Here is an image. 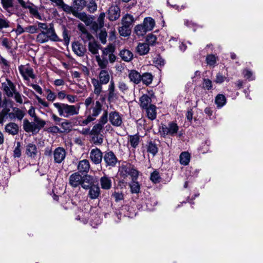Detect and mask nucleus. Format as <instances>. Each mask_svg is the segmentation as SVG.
I'll list each match as a JSON object with an SVG mask.
<instances>
[{
  "label": "nucleus",
  "mask_w": 263,
  "mask_h": 263,
  "mask_svg": "<svg viewBox=\"0 0 263 263\" xmlns=\"http://www.w3.org/2000/svg\"><path fill=\"white\" fill-rule=\"evenodd\" d=\"M104 97H101L100 100L95 102L93 100V94L86 98L84 102L85 106V114L86 116V119L83 121L85 125L93 121L100 115L103 109V104L101 102L104 101Z\"/></svg>",
  "instance_id": "nucleus-1"
},
{
  "label": "nucleus",
  "mask_w": 263,
  "mask_h": 263,
  "mask_svg": "<svg viewBox=\"0 0 263 263\" xmlns=\"http://www.w3.org/2000/svg\"><path fill=\"white\" fill-rule=\"evenodd\" d=\"M53 106L58 109L60 116L68 118L79 113V105H71L65 103H54Z\"/></svg>",
  "instance_id": "nucleus-2"
},
{
  "label": "nucleus",
  "mask_w": 263,
  "mask_h": 263,
  "mask_svg": "<svg viewBox=\"0 0 263 263\" xmlns=\"http://www.w3.org/2000/svg\"><path fill=\"white\" fill-rule=\"evenodd\" d=\"M119 172L124 178L130 176L132 179L137 180L139 176V172L130 163L123 164L120 167Z\"/></svg>",
  "instance_id": "nucleus-3"
},
{
  "label": "nucleus",
  "mask_w": 263,
  "mask_h": 263,
  "mask_svg": "<svg viewBox=\"0 0 263 263\" xmlns=\"http://www.w3.org/2000/svg\"><path fill=\"white\" fill-rule=\"evenodd\" d=\"M179 127L176 123L171 122L167 125L162 124L160 128V133L163 137H165L167 135L174 136L177 134Z\"/></svg>",
  "instance_id": "nucleus-4"
},
{
  "label": "nucleus",
  "mask_w": 263,
  "mask_h": 263,
  "mask_svg": "<svg viewBox=\"0 0 263 263\" xmlns=\"http://www.w3.org/2000/svg\"><path fill=\"white\" fill-rule=\"evenodd\" d=\"M21 6L24 9H29V12L32 17L37 19L42 20V17L40 14L37 7L32 3L28 1L25 2L24 0H17Z\"/></svg>",
  "instance_id": "nucleus-5"
},
{
  "label": "nucleus",
  "mask_w": 263,
  "mask_h": 263,
  "mask_svg": "<svg viewBox=\"0 0 263 263\" xmlns=\"http://www.w3.org/2000/svg\"><path fill=\"white\" fill-rule=\"evenodd\" d=\"M2 88L8 98L13 97V93L16 90L15 84L8 78L6 79V82L2 83Z\"/></svg>",
  "instance_id": "nucleus-6"
},
{
  "label": "nucleus",
  "mask_w": 263,
  "mask_h": 263,
  "mask_svg": "<svg viewBox=\"0 0 263 263\" xmlns=\"http://www.w3.org/2000/svg\"><path fill=\"white\" fill-rule=\"evenodd\" d=\"M103 159L107 167H114L118 162V159L112 151L105 152Z\"/></svg>",
  "instance_id": "nucleus-7"
},
{
  "label": "nucleus",
  "mask_w": 263,
  "mask_h": 263,
  "mask_svg": "<svg viewBox=\"0 0 263 263\" xmlns=\"http://www.w3.org/2000/svg\"><path fill=\"white\" fill-rule=\"evenodd\" d=\"M18 70L21 74L25 80H28L29 78L33 79L35 78L33 69L29 65H21L18 67Z\"/></svg>",
  "instance_id": "nucleus-8"
},
{
  "label": "nucleus",
  "mask_w": 263,
  "mask_h": 263,
  "mask_svg": "<svg viewBox=\"0 0 263 263\" xmlns=\"http://www.w3.org/2000/svg\"><path fill=\"white\" fill-rule=\"evenodd\" d=\"M66 152L64 148L58 147L53 152L54 162L61 163L65 159Z\"/></svg>",
  "instance_id": "nucleus-9"
},
{
  "label": "nucleus",
  "mask_w": 263,
  "mask_h": 263,
  "mask_svg": "<svg viewBox=\"0 0 263 263\" xmlns=\"http://www.w3.org/2000/svg\"><path fill=\"white\" fill-rule=\"evenodd\" d=\"M108 120L113 126L117 127L121 126L123 123L122 116L117 111H112L109 114Z\"/></svg>",
  "instance_id": "nucleus-10"
},
{
  "label": "nucleus",
  "mask_w": 263,
  "mask_h": 263,
  "mask_svg": "<svg viewBox=\"0 0 263 263\" xmlns=\"http://www.w3.org/2000/svg\"><path fill=\"white\" fill-rule=\"evenodd\" d=\"M103 157V153L99 148H95L91 150L89 158L95 164H100Z\"/></svg>",
  "instance_id": "nucleus-11"
},
{
  "label": "nucleus",
  "mask_w": 263,
  "mask_h": 263,
  "mask_svg": "<svg viewBox=\"0 0 263 263\" xmlns=\"http://www.w3.org/2000/svg\"><path fill=\"white\" fill-rule=\"evenodd\" d=\"M121 10L118 6L113 5L110 6L107 12V18L110 21L117 20L120 16Z\"/></svg>",
  "instance_id": "nucleus-12"
},
{
  "label": "nucleus",
  "mask_w": 263,
  "mask_h": 263,
  "mask_svg": "<svg viewBox=\"0 0 263 263\" xmlns=\"http://www.w3.org/2000/svg\"><path fill=\"white\" fill-rule=\"evenodd\" d=\"M72 48L74 53L80 57L84 56L87 51L85 46L79 42H73Z\"/></svg>",
  "instance_id": "nucleus-13"
},
{
  "label": "nucleus",
  "mask_w": 263,
  "mask_h": 263,
  "mask_svg": "<svg viewBox=\"0 0 263 263\" xmlns=\"http://www.w3.org/2000/svg\"><path fill=\"white\" fill-rule=\"evenodd\" d=\"M78 28L81 32L80 36L84 43L88 41L89 42L92 41V40H93V36L87 31L83 24H79Z\"/></svg>",
  "instance_id": "nucleus-14"
},
{
  "label": "nucleus",
  "mask_w": 263,
  "mask_h": 263,
  "mask_svg": "<svg viewBox=\"0 0 263 263\" xmlns=\"http://www.w3.org/2000/svg\"><path fill=\"white\" fill-rule=\"evenodd\" d=\"M83 178V177L80 175L79 173H74L69 177V184L73 187H76L80 185L81 183H82Z\"/></svg>",
  "instance_id": "nucleus-15"
},
{
  "label": "nucleus",
  "mask_w": 263,
  "mask_h": 263,
  "mask_svg": "<svg viewBox=\"0 0 263 263\" xmlns=\"http://www.w3.org/2000/svg\"><path fill=\"white\" fill-rule=\"evenodd\" d=\"M73 15L83 21L87 26H89L92 24V18L88 16L84 12H80L73 11Z\"/></svg>",
  "instance_id": "nucleus-16"
},
{
  "label": "nucleus",
  "mask_w": 263,
  "mask_h": 263,
  "mask_svg": "<svg viewBox=\"0 0 263 263\" xmlns=\"http://www.w3.org/2000/svg\"><path fill=\"white\" fill-rule=\"evenodd\" d=\"M44 32L47 36V38H48V41L50 40L53 42H59L61 41V40L59 39V37L55 33L53 25L52 24H49V28L46 30L44 31Z\"/></svg>",
  "instance_id": "nucleus-17"
},
{
  "label": "nucleus",
  "mask_w": 263,
  "mask_h": 263,
  "mask_svg": "<svg viewBox=\"0 0 263 263\" xmlns=\"http://www.w3.org/2000/svg\"><path fill=\"white\" fill-rule=\"evenodd\" d=\"M37 148L36 145L33 143H29L26 146V154L28 157L35 158L37 154Z\"/></svg>",
  "instance_id": "nucleus-18"
},
{
  "label": "nucleus",
  "mask_w": 263,
  "mask_h": 263,
  "mask_svg": "<svg viewBox=\"0 0 263 263\" xmlns=\"http://www.w3.org/2000/svg\"><path fill=\"white\" fill-rule=\"evenodd\" d=\"M23 128L27 133H32V134L38 133L34 121L33 122H29L27 119L24 120Z\"/></svg>",
  "instance_id": "nucleus-19"
},
{
  "label": "nucleus",
  "mask_w": 263,
  "mask_h": 263,
  "mask_svg": "<svg viewBox=\"0 0 263 263\" xmlns=\"http://www.w3.org/2000/svg\"><path fill=\"white\" fill-rule=\"evenodd\" d=\"M5 130L9 135L14 136L18 134L19 127L17 124L13 122H10L5 125Z\"/></svg>",
  "instance_id": "nucleus-20"
},
{
  "label": "nucleus",
  "mask_w": 263,
  "mask_h": 263,
  "mask_svg": "<svg viewBox=\"0 0 263 263\" xmlns=\"http://www.w3.org/2000/svg\"><path fill=\"white\" fill-rule=\"evenodd\" d=\"M100 195V189L98 185L93 184L89 189L88 196L91 199H97Z\"/></svg>",
  "instance_id": "nucleus-21"
},
{
  "label": "nucleus",
  "mask_w": 263,
  "mask_h": 263,
  "mask_svg": "<svg viewBox=\"0 0 263 263\" xmlns=\"http://www.w3.org/2000/svg\"><path fill=\"white\" fill-rule=\"evenodd\" d=\"M149 46L145 43H139L136 48V52L140 55L147 54L149 51Z\"/></svg>",
  "instance_id": "nucleus-22"
},
{
  "label": "nucleus",
  "mask_w": 263,
  "mask_h": 263,
  "mask_svg": "<svg viewBox=\"0 0 263 263\" xmlns=\"http://www.w3.org/2000/svg\"><path fill=\"white\" fill-rule=\"evenodd\" d=\"M2 6L8 13H13L14 0H1Z\"/></svg>",
  "instance_id": "nucleus-23"
},
{
  "label": "nucleus",
  "mask_w": 263,
  "mask_h": 263,
  "mask_svg": "<svg viewBox=\"0 0 263 263\" xmlns=\"http://www.w3.org/2000/svg\"><path fill=\"white\" fill-rule=\"evenodd\" d=\"M128 78L130 81L135 84H138L141 81V75L136 70H131L129 71Z\"/></svg>",
  "instance_id": "nucleus-24"
},
{
  "label": "nucleus",
  "mask_w": 263,
  "mask_h": 263,
  "mask_svg": "<svg viewBox=\"0 0 263 263\" xmlns=\"http://www.w3.org/2000/svg\"><path fill=\"white\" fill-rule=\"evenodd\" d=\"M110 80V75L107 70L103 69L100 71L99 74L98 82L103 85L107 84Z\"/></svg>",
  "instance_id": "nucleus-25"
},
{
  "label": "nucleus",
  "mask_w": 263,
  "mask_h": 263,
  "mask_svg": "<svg viewBox=\"0 0 263 263\" xmlns=\"http://www.w3.org/2000/svg\"><path fill=\"white\" fill-rule=\"evenodd\" d=\"M90 169V163L88 160L84 159L79 161L78 170L81 173H87Z\"/></svg>",
  "instance_id": "nucleus-26"
},
{
  "label": "nucleus",
  "mask_w": 263,
  "mask_h": 263,
  "mask_svg": "<svg viewBox=\"0 0 263 263\" xmlns=\"http://www.w3.org/2000/svg\"><path fill=\"white\" fill-rule=\"evenodd\" d=\"M101 187L103 190H108L111 187L112 181L111 179L105 175L100 179Z\"/></svg>",
  "instance_id": "nucleus-27"
},
{
  "label": "nucleus",
  "mask_w": 263,
  "mask_h": 263,
  "mask_svg": "<svg viewBox=\"0 0 263 263\" xmlns=\"http://www.w3.org/2000/svg\"><path fill=\"white\" fill-rule=\"evenodd\" d=\"M96 60L98 63V66L103 69H106L108 64V61L106 57L97 55L96 56Z\"/></svg>",
  "instance_id": "nucleus-28"
},
{
  "label": "nucleus",
  "mask_w": 263,
  "mask_h": 263,
  "mask_svg": "<svg viewBox=\"0 0 263 263\" xmlns=\"http://www.w3.org/2000/svg\"><path fill=\"white\" fill-rule=\"evenodd\" d=\"M91 83L93 85L94 89L93 93L97 96H99L101 93L102 92V84L100 83V82H98V80L96 79H92L91 80Z\"/></svg>",
  "instance_id": "nucleus-29"
},
{
  "label": "nucleus",
  "mask_w": 263,
  "mask_h": 263,
  "mask_svg": "<svg viewBox=\"0 0 263 263\" xmlns=\"http://www.w3.org/2000/svg\"><path fill=\"white\" fill-rule=\"evenodd\" d=\"M147 116L148 119H151V120H153L156 119L157 116V112H156V107L154 105L150 104L149 105V107L145 108Z\"/></svg>",
  "instance_id": "nucleus-30"
},
{
  "label": "nucleus",
  "mask_w": 263,
  "mask_h": 263,
  "mask_svg": "<svg viewBox=\"0 0 263 263\" xmlns=\"http://www.w3.org/2000/svg\"><path fill=\"white\" fill-rule=\"evenodd\" d=\"M86 6L85 0H74L73 1V11H81Z\"/></svg>",
  "instance_id": "nucleus-31"
},
{
  "label": "nucleus",
  "mask_w": 263,
  "mask_h": 263,
  "mask_svg": "<svg viewBox=\"0 0 263 263\" xmlns=\"http://www.w3.org/2000/svg\"><path fill=\"white\" fill-rule=\"evenodd\" d=\"M121 59L125 62H129L133 58V53L126 49L122 50L119 54Z\"/></svg>",
  "instance_id": "nucleus-32"
},
{
  "label": "nucleus",
  "mask_w": 263,
  "mask_h": 263,
  "mask_svg": "<svg viewBox=\"0 0 263 263\" xmlns=\"http://www.w3.org/2000/svg\"><path fill=\"white\" fill-rule=\"evenodd\" d=\"M143 25L148 31H151L155 25V20L151 17H145L144 19Z\"/></svg>",
  "instance_id": "nucleus-33"
},
{
  "label": "nucleus",
  "mask_w": 263,
  "mask_h": 263,
  "mask_svg": "<svg viewBox=\"0 0 263 263\" xmlns=\"http://www.w3.org/2000/svg\"><path fill=\"white\" fill-rule=\"evenodd\" d=\"M191 155L187 152H184L180 154L179 159L181 164L187 165L190 161Z\"/></svg>",
  "instance_id": "nucleus-34"
},
{
  "label": "nucleus",
  "mask_w": 263,
  "mask_h": 263,
  "mask_svg": "<svg viewBox=\"0 0 263 263\" xmlns=\"http://www.w3.org/2000/svg\"><path fill=\"white\" fill-rule=\"evenodd\" d=\"M140 106L143 108L149 107L152 102L151 98L147 95H143L140 99Z\"/></svg>",
  "instance_id": "nucleus-35"
},
{
  "label": "nucleus",
  "mask_w": 263,
  "mask_h": 263,
  "mask_svg": "<svg viewBox=\"0 0 263 263\" xmlns=\"http://www.w3.org/2000/svg\"><path fill=\"white\" fill-rule=\"evenodd\" d=\"M227 102L226 97L222 94H218L215 97V103L218 108L223 106Z\"/></svg>",
  "instance_id": "nucleus-36"
},
{
  "label": "nucleus",
  "mask_w": 263,
  "mask_h": 263,
  "mask_svg": "<svg viewBox=\"0 0 263 263\" xmlns=\"http://www.w3.org/2000/svg\"><path fill=\"white\" fill-rule=\"evenodd\" d=\"M100 45L95 41H92L88 43V50L93 54H97L99 53V49Z\"/></svg>",
  "instance_id": "nucleus-37"
},
{
  "label": "nucleus",
  "mask_w": 263,
  "mask_h": 263,
  "mask_svg": "<svg viewBox=\"0 0 263 263\" xmlns=\"http://www.w3.org/2000/svg\"><path fill=\"white\" fill-rule=\"evenodd\" d=\"M134 22V18L133 16L129 14H126L122 18V25H127L132 27L133 23Z\"/></svg>",
  "instance_id": "nucleus-38"
},
{
  "label": "nucleus",
  "mask_w": 263,
  "mask_h": 263,
  "mask_svg": "<svg viewBox=\"0 0 263 263\" xmlns=\"http://www.w3.org/2000/svg\"><path fill=\"white\" fill-rule=\"evenodd\" d=\"M92 184V177L90 176L83 177V181H82V183L80 184L84 189H89Z\"/></svg>",
  "instance_id": "nucleus-39"
},
{
  "label": "nucleus",
  "mask_w": 263,
  "mask_h": 263,
  "mask_svg": "<svg viewBox=\"0 0 263 263\" xmlns=\"http://www.w3.org/2000/svg\"><path fill=\"white\" fill-rule=\"evenodd\" d=\"M130 192L133 194H138L140 192V185L136 180L132 179V182L129 184Z\"/></svg>",
  "instance_id": "nucleus-40"
},
{
  "label": "nucleus",
  "mask_w": 263,
  "mask_h": 263,
  "mask_svg": "<svg viewBox=\"0 0 263 263\" xmlns=\"http://www.w3.org/2000/svg\"><path fill=\"white\" fill-rule=\"evenodd\" d=\"M147 151L155 156L158 153V148L155 143L150 141L147 144Z\"/></svg>",
  "instance_id": "nucleus-41"
},
{
  "label": "nucleus",
  "mask_w": 263,
  "mask_h": 263,
  "mask_svg": "<svg viewBox=\"0 0 263 263\" xmlns=\"http://www.w3.org/2000/svg\"><path fill=\"white\" fill-rule=\"evenodd\" d=\"M153 76L151 73L146 72L141 76V81L146 85H149L153 81Z\"/></svg>",
  "instance_id": "nucleus-42"
},
{
  "label": "nucleus",
  "mask_w": 263,
  "mask_h": 263,
  "mask_svg": "<svg viewBox=\"0 0 263 263\" xmlns=\"http://www.w3.org/2000/svg\"><path fill=\"white\" fill-rule=\"evenodd\" d=\"M119 32L121 35L127 36L130 34L131 27L127 25H122V26L119 28Z\"/></svg>",
  "instance_id": "nucleus-43"
},
{
  "label": "nucleus",
  "mask_w": 263,
  "mask_h": 263,
  "mask_svg": "<svg viewBox=\"0 0 263 263\" xmlns=\"http://www.w3.org/2000/svg\"><path fill=\"white\" fill-rule=\"evenodd\" d=\"M148 31L143 24L137 25L135 27V32L138 36H143Z\"/></svg>",
  "instance_id": "nucleus-44"
},
{
  "label": "nucleus",
  "mask_w": 263,
  "mask_h": 263,
  "mask_svg": "<svg viewBox=\"0 0 263 263\" xmlns=\"http://www.w3.org/2000/svg\"><path fill=\"white\" fill-rule=\"evenodd\" d=\"M87 11L91 13H93L97 10V4L95 0H89L87 4L86 3V6Z\"/></svg>",
  "instance_id": "nucleus-45"
},
{
  "label": "nucleus",
  "mask_w": 263,
  "mask_h": 263,
  "mask_svg": "<svg viewBox=\"0 0 263 263\" xmlns=\"http://www.w3.org/2000/svg\"><path fill=\"white\" fill-rule=\"evenodd\" d=\"M140 142V137L137 135H131L129 136V143L130 145L134 148L137 147Z\"/></svg>",
  "instance_id": "nucleus-46"
},
{
  "label": "nucleus",
  "mask_w": 263,
  "mask_h": 263,
  "mask_svg": "<svg viewBox=\"0 0 263 263\" xmlns=\"http://www.w3.org/2000/svg\"><path fill=\"white\" fill-rule=\"evenodd\" d=\"M36 40L37 42L40 44H43L49 41L48 38H47V36L45 33L44 31H41L37 35Z\"/></svg>",
  "instance_id": "nucleus-47"
},
{
  "label": "nucleus",
  "mask_w": 263,
  "mask_h": 263,
  "mask_svg": "<svg viewBox=\"0 0 263 263\" xmlns=\"http://www.w3.org/2000/svg\"><path fill=\"white\" fill-rule=\"evenodd\" d=\"M115 51V47L112 45H109L103 49L102 55L105 57L107 55L109 56L112 53H114Z\"/></svg>",
  "instance_id": "nucleus-48"
},
{
  "label": "nucleus",
  "mask_w": 263,
  "mask_h": 263,
  "mask_svg": "<svg viewBox=\"0 0 263 263\" xmlns=\"http://www.w3.org/2000/svg\"><path fill=\"white\" fill-rule=\"evenodd\" d=\"M33 121L35 122V124L38 132L41 128L44 127L46 124V122L38 117H34Z\"/></svg>",
  "instance_id": "nucleus-49"
},
{
  "label": "nucleus",
  "mask_w": 263,
  "mask_h": 263,
  "mask_svg": "<svg viewBox=\"0 0 263 263\" xmlns=\"http://www.w3.org/2000/svg\"><path fill=\"white\" fill-rule=\"evenodd\" d=\"M91 142L95 145H101L103 143V138L102 135L91 134Z\"/></svg>",
  "instance_id": "nucleus-50"
},
{
  "label": "nucleus",
  "mask_w": 263,
  "mask_h": 263,
  "mask_svg": "<svg viewBox=\"0 0 263 263\" xmlns=\"http://www.w3.org/2000/svg\"><path fill=\"white\" fill-rule=\"evenodd\" d=\"M10 27V22L5 17V16L0 14V30L3 28H7Z\"/></svg>",
  "instance_id": "nucleus-51"
},
{
  "label": "nucleus",
  "mask_w": 263,
  "mask_h": 263,
  "mask_svg": "<svg viewBox=\"0 0 263 263\" xmlns=\"http://www.w3.org/2000/svg\"><path fill=\"white\" fill-rule=\"evenodd\" d=\"M157 41V37L156 35L152 34H148L145 39V43L147 44L148 46H153L155 44Z\"/></svg>",
  "instance_id": "nucleus-52"
},
{
  "label": "nucleus",
  "mask_w": 263,
  "mask_h": 263,
  "mask_svg": "<svg viewBox=\"0 0 263 263\" xmlns=\"http://www.w3.org/2000/svg\"><path fill=\"white\" fill-rule=\"evenodd\" d=\"M150 178L152 181L155 183L159 182L161 179L159 173L157 171H154L151 174Z\"/></svg>",
  "instance_id": "nucleus-53"
},
{
  "label": "nucleus",
  "mask_w": 263,
  "mask_h": 263,
  "mask_svg": "<svg viewBox=\"0 0 263 263\" xmlns=\"http://www.w3.org/2000/svg\"><path fill=\"white\" fill-rule=\"evenodd\" d=\"M26 32L33 34L38 32L39 28L36 25H29L25 28Z\"/></svg>",
  "instance_id": "nucleus-54"
},
{
  "label": "nucleus",
  "mask_w": 263,
  "mask_h": 263,
  "mask_svg": "<svg viewBox=\"0 0 263 263\" xmlns=\"http://www.w3.org/2000/svg\"><path fill=\"white\" fill-rule=\"evenodd\" d=\"M103 127L102 125L98 123L95 125L91 130L90 134L101 135Z\"/></svg>",
  "instance_id": "nucleus-55"
},
{
  "label": "nucleus",
  "mask_w": 263,
  "mask_h": 263,
  "mask_svg": "<svg viewBox=\"0 0 263 263\" xmlns=\"http://www.w3.org/2000/svg\"><path fill=\"white\" fill-rule=\"evenodd\" d=\"M13 110L14 111L16 118H17L18 120H22L25 116L24 112L21 110L20 108L16 107L13 108Z\"/></svg>",
  "instance_id": "nucleus-56"
},
{
  "label": "nucleus",
  "mask_w": 263,
  "mask_h": 263,
  "mask_svg": "<svg viewBox=\"0 0 263 263\" xmlns=\"http://www.w3.org/2000/svg\"><path fill=\"white\" fill-rule=\"evenodd\" d=\"M108 121V114L106 110L104 111L99 120L98 124L103 126L107 123Z\"/></svg>",
  "instance_id": "nucleus-57"
},
{
  "label": "nucleus",
  "mask_w": 263,
  "mask_h": 263,
  "mask_svg": "<svg viewBox=\"0 0 263 263\" xmlns=\"http://www.w3.org/2000/svg\"><path fill=\"white\" fill-rule=\"evenodd\" d=\"M2 45L5 47L7 50H10V53L11 54L13 53V51L11 49V43H10L8 39L7 38H4L2 42Z\"/></svg>",
  "instance_id": "nucleus-58"
},
{
  "label": "nucleus",
  "mask_w": 263,
  "mask_h": 263,
  "mask_svg": "<svg viewBox=\"0 0 263 263\" xmlns=\"http://www.w3.org/2000/svg\"><path fill=\"white\" fill-rule=\"evenodd\" d=\"M206 63L210 66H214L216 62V57L213 54L208 55L206 58Z\"/></svg>",
  "instance_id": "nucleus-59"
},
{
  "label": "nucleus",
  "mask_w": 263,
  "mask_h": 263,
  "mask_svg": "<svg viewBox=\"0 0 263 263\" xmlns=\"http://www.w3.org/2000/svg\"><path fill=\"white\" fill-rule=\"evenodd\" d=\"M13 97H14V99L17 103L19 104H22L23 103V98L24 97L18 92L17 90L13 93Z\"/></svg>",
  "instance_id": "nucleus-60"
},
{
  "label": "nucleus",
  "mask_w": 263,
  "mask_h": 263,
  "mask_svg": "<svg viewBox=\"0 0 263 263\" xmlns=\"http://www.w3.org/2000/svg\"><path fill=\"white\" fill-rule=\"evenodd\" d=\"M46 91L48 93L46 98L48 101H53L56 99L57 95H55V93L54 92H52L50 89H47L46 90Z\"/></svg>",
  "instance_id": "nucleus-61"
},
{
  "label": "nucleus",
  "mask_w": 263,
  "mask_h": 263,
  "mask_svg": "<svg viewBox=\"0 0 263 263\" xmlns=\"http://www.w3.org/2000/svg\"><path fill=\"white\" fill-rule=\"evenodd\" d=\"M203 88L210 90L212 88V82L208 79H203Z\"/></svg>",
  "instance_id": "nucleus-62"
},
{
  "label": "nucleus",
  "mask_w": 263,
  "mask_h": 263,
  "mask_svg": "<svg viewBox=\"0 0 263 263\" xmlns=\"http://www.w3.org/2000/svg\"><path fill=\"white\" fill-rule=\"evenodd\" d=\"M14 157L19 158L21 156V144L20 142H17L16 146L15 147L14 151Z\"/></svg>",
  "instance_id": "nucleus-63"
},
{
  "label": "nucleus",
  "mask_w": 263,
  "mask_h": 263,
  "mask_svg": "<svg viewBox=\"0 0 263 263\" xmlns=\"http://www.w3.org/2000/svg\"><path fill=\"white\" fill-rule=\"evenodd\" d=\"M112 196L114 198L115 201L116 202H118L123 199L124 196L122 193L119 192H114L112 194Z\"/></svg>",
  "instance_id": "nucleus-64"
}]
</instances>
